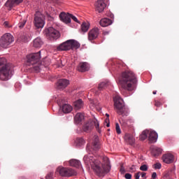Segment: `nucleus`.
<instances>
[{
    "label": "nucleus",
    "instance_id": "obj_1",
    "mask_svg": "<svg viewBox=\"0 0 179 179\" xmlns=\"http://www.w3.org/2000/svg\"><path fill=\"white\" fill-rule=\"evenodd\" d=\"M118 83L122 90L121 93L124 96H129L126 92H133L137 85V77L134 72L131 71H124L119 76Z\"/></svg>",
    "mask_w": 179,
    "mask_h": 179
},
{
    "label": "nucleus",
    "instance_id": "obj_2",
    "mask_svg": "<svg viewBox=\"0 0 179 179\" xmlns=\"http://www.w3.org/2000/svg\"><path fill=\"white\" fill-rule=\"evenodd\" d=\"M83 159L85 164L91 165L92 169L96 173V176L99 177L104 176V175L108 173L111 169L110 160L108 157H103L102 159L103 163H101L99 159H95L90 153L85 155Z\"/></svg>",
    "mask_w": 179,
    "mask_h": 179
},
{
    "label": "nucleus",
    "instance_id": "obj_3",
    "mask_svg": "<svg viewBox=\"0 0 179 179\" xmlns=\"http://www.w3.org/2000/svg\"><path fill=\"white\" fill-rule=\"evenodd\" d=\"M12 66L6 64V59L0 58V80H9L12 77Z\"/></svg>",
    "mask_w": 179,
    "mask_h": 179
},
{
    "label": "nucleus",
    "instance_id": "obj_4",
    "mask_svg": "<svg viewBox=\"0 0 179 179\" xmlns=\"http://www.w3.org/2000/svg\"><path fill=\"white\" fill-rule=\"evenodd\" d=\"M113 101H115V108L117 114L122 117H128L129 114V109L125 106L122 99L119 95H115Z\"/></svg>",
    "mask_w": 179,
    "mask_h": 179
},
{
    "label": "nucleus",
    "instance_id": "obj_5",
    "mask_svg": "<svg viewBox=\"0 0 179 179\" xmlns=\"http://www.w3.org/2000/svg\"><path fill=\"white\" fill-rule=\"evenodd\" d=\"M80 46V43L75 40H69L57 47L59 51L78 49Z\"/></svg>",
    "mask_w": 179,
    "mask_h": 179
},
{
    "label": "nucleus",
    "instance_id": "obj_6",
    "mask_svg": "<svg viewBox=\"0 0 179 179\" xmlns=\"http://www.w3.org/2000/svg\"><path fill=\"white\" fill-rule=\"evenodd\" d=\"M94 127H96V131H98V133L101 134V131L99 129V123L96 119L89 120L87 122H86L83 127V130L85 133H90L94 128Z\"/></svg>",
    "mask_w": 179,
    "mask_h": 179
},
{
    "label": "nucleus",
    "instance_id": "obj_7",
    "mask_svg": "<svg viewBox=\"0 0 179 179\" xmlns=\"http://www.w3.org/2000/svg\"><path fill=\"white\" fill-rule=\"evenodd\" d=\"M56 174H59L61 177H71L76 176L77 172L72 168L59 166L56 169Z\"/></svg>",
    "mask_w": 179,
    "mask_h": 179
},
{
    "label": "nucleus",
    "instance_id": "obj_8",
    "mask_svg": "<svg viewBox=\"0 0 179 179\" xmlns=\"http://www.w3.org/2000/svg\"><path fill=\"white\" fill-rule=\"evenodd\" d=\"M14 41L13 36H11L10 34H5L0 39V46L3 48H9V45H10Z\"/></svg>",
    "mask_w": 179,
    "mask_h": 179
},
{
    "label": "nucleus",
    "instance_id": "obj_9",
    "mask_svg": "<svg viewBox=\"0 0 179 179\" xmlns=\"http://www.w3.org/2000/svg\"><path fill=\"white\" fill-rule=\"evenodd\" d=\"M44 34L48 39L54 40L59 38V32L53 27H50L44 31Z\"/></svg>",
    "mask_w": 179,
    "mask_h": 179
},
{
    "label": "nucleus",
    "instance_id": "obj_10",
    "mask_svg": "<svg viewBox=\"0 0 179 179\" xmlns=\"http://www.w3.org/2000/svg\"><path fill=\"white\" fill-rule=\"evenodd\" d=\"M34 23L37 29L43 28L44 27V17L40 12L36 13Z\"/></svg>",
    "mask_w": 179,
    "mask_h": 179
},
{
    "label": "nucleus",
    "instance_id": "obj_11",
    "mask_svg": "<svg viewBox=\"0 0 179 179\" xmlns=\"http://www.w3.org/2000/svg\"><path fill=\"white\" fill-rule=\"evenodd\" d=\"M41 59V51L37 53H33L27 56V62L28 65L37 64Z\"/></svg>",
    "mask_w": 179,
    "mask_h": 179
},
{
    "label": "nucleus",
    "instance_id": "obj_12",
    "mask_svg": "<svg viewBox=\"0 0 179 179\" xmlns=\"http://www.w3.org/2000/svg\"><path fill=\"white\" fill-rule=\"evenodd\" d=\"M163 162L170 164H173L175 161V156L171 153H166L162 156Z\"/></svg>",
    "mask_w": 179,
    "mask_h": 179
},
{
    "label": "nucleus",
    "instance_id": "obj_13",
    "mask_svg": "<svg viewBox=\"0 0 179 179\" xmlns=\"http://www.w3.org/2000/svg\"><path fill=\"white\" fill-rule=\"evenodd\" d=\"M106 7V4L103 1V0H98V1H96V3H95L96 10L98 11V13H102Z\"/></svg>",
    "mask_w": 179,
    "mask_h": 179
},
{
    "label": "nucleus",
    "instance_id": "obj_14",
    "mask_svg": "<svg viewBox=\"0 0 179 179\" xmlns=\"http://www.w3.org/2000/svg\"><path fill=\"white\" fill-rule=\"evenodd\" d=\"M99 29L98 28H94L88 33V39L90 41L95 40L99 36Z\"/></svg>",
    "mask_w": 179,
    "mask_h": 179
},
{
    "label": "nucleus",
    "instance_id": "obj_15",
    "mask_svg": "<svg viewBox=\"0 0 179 179\" xmlns=\"http://www.w3.org/2000/svg\"><path fill=\"white\" fill-rule=\"evenodd\" d=\"M69 85V81L66 79H60L58 80L57 83V87L59 90H63V89H66L67 86Z\"/></svg>",
    "mask_w": 179,
    "mask_h": 179
},
{
    "label": "nucleus",
    "instance_id": "obj_16",
    "mask_svg": "<svg viewBox=\"0 0 179 179\" xmlns=\"http://www.w3.org/2000/svg\"><path fill=\"white\" fill-rule=\"evenodd\" d=\"M22 1L23 0H8L6 3H5V6L9 8V10H10L12 8L21 3Z\"/></svg>",
    "mask_w": 179,
    "mask_h": 179
},
{
    "label": "nucleus",
    "instance_id": "obj_17",
    "mask_svg": "<svg viewBox=\"0 0 179 179\" xmlns=\"http://www.w3.org/2000/svg\"><path fill=\"white\" fill-rule=\"evenodd\" d=\"M158 138V134L155 131L149 130L148 133V140L151 143H156Z\"/></svg>",
    "mask_w": 179,
    "mask_h": 179
},
{
    "label": "nucleus",
    "instance_id": "obj_18",
    "mask_svg": "<svg viewBox=\"0 0 179 179\" xmlns=\"http://www.w3.org/2000/svg\"><path fill=\"white\" fill-rule=\"evenodd\" d=\"M92 149L94 151H97L100 149L99 138L98 136H94Z\"/></svg>",
    "mask_w": 179,
    "mask_h": 179
},
{
    "label": "nucleus",
    "instance_id": "obj_19",
    "mask_svg": "<svg viewBox=\"0 0 179 179\" xmlns=\"http://www.w3.org/2000/svg\"><path fill=\"white\" fill-rule=\"evenodd\" d=\"M59 18L60 20L66 23V24H69L71 23V15L70 14H68L66 15V13H62L60 15H59Z\"/></svg>",
    "mask_w": 179,
    "mask_h": 179
},
{
    "label": "nucleus",
    "instance_id": "obj_20",
    "mask_svg": "<svg viewBox=\"0 0 179 179\" xmlns=\"http://www.w3.org/2000/svg\"><path fill=\"white\" fill-rule=\"evenodd\" d=\"M162 153V149L158 147L151 148V154L153 157H157Z\"/></svg>",
    "mask_w": 179,
    "mask_h": 179
},
{
    "label": "nucleus",
    "instance_id": "obj_21",
    "mask_svg": "<svg viewBox=\"0 0 179 179\" xmlns=\"http://www.w3.org/2000/svg\"><path fill=\"white\" fill-rule=\"evenodd\" d=\"M124 140L127 141V143L131 145H134L135 143V138L134 136L130 134H126L124 135Z\"/></svg>",
    "mask_w": 179,
    "mask_h": 179
},
{
    "label": "nucleus",
    "instance_id": "obj_22",
    "mask_svg": "<svg viewBox=\"0 0 179 179\" xmlns=\"http://www.w3.org/2000/svg\"><path fill=\"white\" fill-rule=\"evenodd\" d=\"M112 20L108 18H103L99 22V24H101L102 27H108L109 25L112 24Z\"/></svg>",
    "mask_w": 179,
    "mask_h": 179
},
{
    "label": "nucleus",
    "instance_id": "obj_23",
    "mask_svg": "<svg viewBox=\"0 0 179 179\" xmlns=\"http://www.w3.org/2000/svg\"><path fill=\"white\" fill-rule=\"evenodd\" d=\"M85 119V116L83 114L78 113L74 117V121L76 124H80Z\"/></svg>",
    "mask_w": 179,
    "mask_h": 179
},
{
    "label": "nucleus",
    "instance_id": "obj_24",
    "mask_svg": "<svg viewBox=\"0 0 179 179\" xmlns=\"http://www.w3.org/2000/svg\"><path fill=\"white\" fill-rule=\"evenodd\" d=\"M78 70L80 72H85L89 70L88 64L87 62H82L80 63L79 66H78Z\"/></svg>",
    "mask_w": 179,
    "mask_h": 179
},
{
    "label": "nucleus",
    "instance_id": "obj_25",
    "mask_svg": "<svg viewBox=\"0 0 179 179\" xmlns=\"http://www.w3.org/2000/svg\"><path fill=\"white\" fill-rule=\"evenodd\" d=\"M69 164L71 166L80 168L81 166V162L76 159H72L69 161Z\"/></svg>",
    "mask_w": 179,
    "mask_h": 179
},
{
    "label": "nucleus",
    "instance_id": "obj_26",
    "mask_svg": "<svg viewBox=\"0 0 179 179\" xmlns=\"http://www.w3.org/2000/svg\"><path fill=\"white\" fill-rule=\"evenodd\" d=\"M62 112L65 114H68V113H70L72 110H73V108L71 106L69 105V104H64L63 106L62 107Z\"/></svg>",
    "mask_w": 179,
    "mask_h": 179
},
{
    "label": "nucleus",
    "instance_id": "obj_27",
    "mask_svg": "<svg viewBox=\"0 0 179 179\" xmlns=\"http://www.w3.org/2000/svg\"><path fill=\"white\" fill-rule=\"evenodd\" d=\"M74 107L76 110H78L83 107V102L82 99H79L74 102Z\"/></svg>",
    "mask_w": 179,
    "mask_h": 179
},
{
    "label": "nucleus",
    "instance_id": "obj_28",
    "mask_svg": "<svg viewBox=\"0 0 179 179\" xmlns=\"http://www.w3.org/2000/svg\"><path fill=\"white\" fill-rule=\"evenodd\" d=\"M149 136V130H144L142 134L140 135V140L145 141Z\"/></svg>",
    "mask_w": 179,
    "mask_h": 179
},
{
    "label": "nucleus",
    "instance_id": "obj_29",
    "mask_svg": "<svg viewBox=\"0 0 179 179\" xmlns=\"http://www.w3.org/2000/svg\"><path fill=\"white\" fill-rule=\"evenodd\" d=\"M85 143V140L83 138H77L76 140V147L80 148L84 145Z\"/></svg>",
    "mask_w": 179,
    "mask_h": 179
},
{
    "label": "nucleus",
    "instance_id": "obj_30",
    "mask_svg": "<svg viewBox=\"0 0 179 179\" xmlns=\"http://www.w3.org/2000/svg\"><path fill=\"white\" fill-rule=\"evenodd\" d=\"M109 85V82H102L98 85V90H103V89H106V87H108Z\"/></svg>",
    "mask_w": 179,
    "mask_h": 179
},
{
    "label": "nucleus",
    "instance_id": "obj_31",
    "mask_svg": "<svg viewBox=\"0 0 179 179\" xmlns=\"http://www.w3.org/2000/svg\"><path fill=\"white\" fill-rule=\"evenodd\" d=\"M43 45V41L40 38H37L34 41V46L35 48H40Z\"/></svg>",
    "mask_w": 179,
    "mask_h": 179
},
{
    "label": "nucleus",
    "instance_id": "obj_32",
    "mask_svg": "<svg viewBox=\"0 0 179 179\" xmlns=\"http://www.w3.org/2000/svg\"><path fill=\"white\" fill-rule=\"evenodd\" d=\"M90 24L88 22H83L81 25V30L83 32L85 33L89 30Z\"/></svg>",
    "mask_w": 179,
    "mask_h": 179
},
{
    "label": "nucleus",
    "instance_id": "obj_33",
    "mask_svg": "<svg viewBox=\"0 0 179 179\" xmlns=\"http://www.w3.org/2000/svg\"><path fill=\"white\" fill-rule=\"evenodd\" d=\"M129 122H130V121L122 120L120 122V124L122 128H128L130 127V125L129 124Z\"/></svg>",
    "mask_w": 179,
    "mask_h": 179
},
{
    "label": "nucleus",
    "instance_id": "obj_34",
    "mask_svg": "<svg viewBox=\"0 0 179 179\" xmlns=\"http://www.w3.org/2000/svg\"><path fill=\"white\" fill-rule=\"evenodd\" d=\"M139 169L142 171H147L148 170V166L147 164H143L140 166Z\"/></svg>",
    "mask_w": 179,
    "mask_h": 179
},
{
    "label": "nucleus",
    "instance_id": "obj_35",
    "mask_svg": "<svg viewBox=\"0 0 179 179\" xmlns=\"http://www.w3.org/2000/svg\"><path fill=\"white\" fill-rule=\"evenodd\" d=\"M45 179H54V173L53 172L48 173L45 176Z\"/></svg>",
    "mask_w": 179,
    "mask_h": 179
},
{
    "label": "nucleus",
    "instance_id": "obj_36",
    "mask_svg": "<svg viewBox=\"0 0 179 179\" xmlns=\"http://www.w3.org/2000/svg\"><path fill=\"white\" fill-rule=\"evenodd\" d=\"M115 131H116V133L117 134H121L120 127V124L118 123H115Z\"/></svg>",
    "mask_w": 179,
    "mask_h": 179
},
{
    "label": "nucleus",
    "instance_id": "obj_37",
    "mask_svg": "<svg viewBox=\"0 0 179 179\" xmlns=\"http://www.w3.org/2000/svg\"><path fill=\"white\" fill-rule=\"evenodd\" d=\"M106 117H108L106 118V120H105V122H106V127H110V120L108 118L110 115L108 113H106Z\"/></svg>",
    "mask_w": 179,
    "mask_h": 179
},
{
    "label": "nucleus",
    "instance_id": "obj_38",
    "mask_svg": "<svg viewBox=\"0 0 179 179\" xmlns=\"http://www.w3.org/2000/svg\"><path fill=\"white\" fill-rule=\"evenodd\" d=\"M154 168L155 169H161L162 168V164L161 163H159V162H157L154 164Z\"/></svg>",
    "mask_w": 179,
    "mask_h": 179
},
{
    "label": "nucleus",
    "instance_id": "obj_39",
    "mask_svg": "<svg viewBox=\"0 0 179 179\" xmlns=\"http://www.w3.org/2000/svg\"><path fill=\"white\" fill-rule=\"evenodd\" d=\"M124 178L125 179H131L132 178V175H131V173H127L124 175Z\"/></svg>",
    "mask_w": 179,
    "mask_h": 179
},
{
    "label": "nucleus",
    "instance_id": "obj_40",
    "mask_svg": "<svg viewBox=\"0 0 179 179\" xmlns=\"http://www.w3.org/2000/svg\"><path fill=\"white\" fill-rule=\"evenodd\" d=\"M27 21L23 20L22 22L19 23L18 27L22 29L26 24Z\"/></svg>",
    "mask_w": 179,
    "mask_h": 179
},
{
    "label": "nucleus",
    "instance_id": "obj_41",
    "mask_svg": "<svg viewBox=\"0 0 179 179\" xmlns=\"http://www.w3.org/2000/svg\"><path fill=\"white\" fill-rule=\"evenodd\" d=\"M141 175V171H138L136 173L134 176L135 179H140Z\"/></svg>",
    "mask_w": 179,
    "mask_h": 179
},
{
    "label": "nucleus",
    "instance_id": "obj_42",
    "mask_svg": "<svg viewBox=\"0 0 179 179\" xmlns=\"http://www.w3.org/2000/svg\"><path fill=\"white\" fill-rule=\"evenodd\" d=\"M34 71L36 73L40 71V67L38 65L33 66Z\"/></svg>",
    "mask_w": 179,
    "mask_h": 179
},
{
    "label": "nucleus",
    "instance_id": "obj_43",
    "mask_svg": "<svg viewBox=\"0 0 179 179\" xmlns=\"http://www.w3.org/2000/svg\"><path fill=\"white\" fill-rule=\"evenodd\" d=\"M3 26H4L5 27H6V28H10V27H12V26H10V25H9V22H4Z\"/></svg>",
    "mask_w": 179,
    "mask_h": 179
},
{
    "label": "nucleus",
    "instance_id": "obj_44",
    "mask_svg": "<svg viewBox=\"0 0 179 179\" xmlns=\"http://www.w3.org/2000/svg\"><path fill=\"white\" fill-rule=\"evenodd\" d=\"M157 177V172H153V173H152V179H156Z\"/></svg>",
    "mask_w": 179,
    "mask_h": 179
},
{
    "label": "nucleus",
    "instance_id": "obj_45",
    "mask_svg": "<svg viewBox=\"0 0 179 179\" xmlns=\"http://www.w3.org/2000/svg\"><path fill=\"white\" fill-rule=\"evenodd\" d=\"M71 19L73 20L75 22L79 23V21L78 20V19L73 16V15H71Z\"/></svg>",
    "mask_w": 179,
    "mask_h": 179
},
{
    "label": "nucleus",
    "instance_id": "obj_46",
    "mask_svg": "<svg viewBox=\"0 0 179 179\" xmlns=\"http://www.w3.org/2000/svg\"><path fill=\"white\" fill-rule=\"evenodd\" d=\"M141 178L146 179V173L141 172Z\"/></svg>",
    "mask_w": 179,
    "mask_h": 179
},
{
    "label": "nucleus",
    "instance_id": "obj_47",
    "mask_svg": "<svg viewBox=\"0 0 179 179\" xmlns=\"http://www.w3.org/2000/svg\"><path fill=\"white\" fill-rule=\"evenodd\" d=\"M120 171L121 173H124L125 172V169L123 166H121Z\"/></svg>",
    "mask_w": 179,
    "mask_h": 179
},
{
    "label": "nucleus",
    "instance_id": "obj_48",
    "mask_svg": "<svg viewBox=\"0 0 179 179\" xmlns=\"http://www.w3.org/2000/svg\"><path fill=\"white\" fill-rule=\"evenodd\" d=\"M169 176H170V174H169V173H166V175H164V177H165V178H169Z\"/></svg>",
    "mask_w": 179,
    "mask_h": 179
},
{
    "label": "nucleus",
    "instance_id": "obj_49",
    "mask_svg": "<svg viewBox=\"0 0 179 179\" xmlns=\"http://www.w3.org/2000/svg\"><path fill=\"white\" fill-rule=\"evenodd\" d=\"M152 94H157V91H153Z\"/></svg>",
    "mask_w": 179,
    "mask_h": 179
},
{
    "label": "nucleus",
    "instance_id": "obj_50",
    "mask_svg": "<svg viewBox=\"0 0 179 179\" xmlns=\"http://www.w3.org/2000/svg\"><path fill=\"white\" fill-rule=\"evenodd\" d=\"M49 64H50V62H48V63H45V65L48 66V65H49Z\"/></svg>",
    "mask_w": 179,
    "mask_h": 179
},
{
    "label": "nucleus",
    "instance_id": "obj_51",
    "mask_svg": "<svg viewBox=\"0 0 179 179\" xmlns=\"http://www.w3.org/2000/svg\"><path fill=\"white\" fill-rule=\"evenodd\" d=\"M159 103H155V106H159Z\"/></svg>",
    "mask_w": 179,
    "mask_h": 179
},
{
    "label": "nucleus",
    "instance_id": "obj_52",
    "mask_svg": "<svg viewBox=\"0 0 179 179\" xmlns=\"http://www.w3.org/2000/svg\"><path fill=\"white\" fill-rule=\"evenodd\" d=\"M87 150H90V146H89V145H87Z\"/></svg>",
    "mask_w": 179,
    "mask_h": 179
},
{
    "label": "nucleus",
    "instance_id": "obj_53",
    "mask_svg": "<svg viewBox=\"0 0 179 179\" xmlns=\"http://www.w3.org/2000/svg\"><path fill=\"white\" fill-rule=\"evenodd\" d=\"M25 179V178H24Z\"/></svg>",
    "mask_w": 179,
    "mask_h": 179
}]
</instances>
